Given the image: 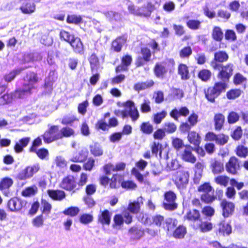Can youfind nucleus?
Masks as SVG:
<instances>
[{
	"instance_id": "nucleus-1",
	"label": "nucleus",
	"mask_w": 248,
	"mask_h": 248,
	"mask_svg": "<svg viewBox=\"0 0 248 248\" xmlns=\"http://www.w3.org/2000/svg\"><path fill=\"white\" fill-rule=\"evenodd\" d=\"M38 81L37 75L33 72H28L24 78V83L22 88L16 90L14 94H4L0 96V105L11 103L13 97L21 98L31 93V90L34 88V85Z\"/></svg>"
},
{
	"instance_id": "nucleus-2",
	"label": "nucleus",
	"mask_w": 248,
	"mask_h": 248,
	"mask_svg": "<svg viewBox=\"0 0 248 248\" xmlns=\"http://www.w3.org/2000/svg\"><path fill=\"white\" fill-rule=\"evenodd\" d=\"M211 65L214 69L219 71L217 77L221 80V82L227 84L230 77L232 75V64L228 63L223 66L222 64L216 62H211Z\"/></svg>"
},
{
	"instance_id": "nucleus-3",
	"label": "nucleus",
	"mask_w": 248,
	"mask_h": 248,
	"mask_svg": "<svg viewBox=\"0 0 248 248\" xmlns=\"http://www.w3.org/2000/svg\"><path fill=\"white\" fill-rule=\"evenodd\" d=\"M227 88V83L222 82H216L213 87H209L207 91H204L205 97L209 101L214 103L215 98L219 96L222 93L225 92Z\"/></svg>"
},
{
	"instance_id": "nucleus-4",
	"label": "nucleus",
	"mask_w": 248,
	"mask_h": 248,
	"mask_svg": "<svg viewBox=\"0 0 248 248\" xmlns=\"http://www.w3.org/2000/svg\"><path fill=\"white\" fill-rule=\"evenodd\" d=\"M155 9V6L150 2H148L147 5H144L141 7L130 5L128 7L130 13L137 16L146 17H149Z\"/></svg>"
},
{
	"instance_id": "nucleus-5",
	"label": "nucleus",
	"mask_w": 248,
	"mask_h": 248,
	"mask_svg": "<svg viewBox=\"0 0 248 248\" xmlns=\"http://www.w3.org/2000/svg\"><path fill=\"white\" fill-rule=\"evenodd\" d=\"M39 170L40 166L39 164L37 163L32 166H29L16 174L15 178L18 180H26L31 178Z\"/></svg>"
},
{
	"instance_id": "nucleus-6",
	"label": "nucleus",
	"mask_w": 248,
	"mask_h": 248,
	"mask_svg": "<svg viewBox=\"0 0 248 248\" xmlns=\"http://www.w3.org/2000/svg\"><path fill=\"white\" fill-rule=\"evenodd\" d=\"M45 143H50L55 140L62 139L61 130L58 125H52L41 136Z\"/></svg>"
},
{
	"instance_id": "nucleus-7",
	"label": "nucleus",
	"mask_w": 248,
	"mask_h": 248,
	"mask_svg": "<svg viewBox=\"0 0 248 248\" xmlns=\"http://www.w3.org/2000/svg\"><path fill=\"white\" fill-rule=\"evenodd\" d=\"M142 197H140L138 198V201L130 202L128 207V211H125L123 212V216L125 218V222L127 224H129L132 222V217L131 216L129 212L132 213L136 214L140 210V202H142Z\"/></svg>"
},
{
	"instance_id": "nucleus-8",
	"label": "nucleus",
	"mask_w": 248,
	"mask_h": 248,
	"mask_svg": "<svg viewBox=\"0 0 248 248\" xmlns=\"http://www.w3.org/2000/svg\"><path fill=\"white\" fill-rule=\"evenodd\" d=\"M176 196L175 193L171 190L164 193V199L166 202L163 203V207L167 210L172 211L176 209L177 204L175 201Z\"/></svg>"
},
{
	"instance_id": "nucleus-9",
	"label": "nucleus",
	"mask_w": 248,
	"mask_h": 248,
	"mask_svg": "<svg viewBox=\"0 0 248 248\" xmlns=\"http://www.w3.org/2000/svg\"><path fill=\"white\" fill-rule=\"evenodd\" d=\"M27 203L25 200L14 197L9 200L7 206L10 211L17 212L25 207Z\"/></svg>"
},
{
	"instance_id": "nucleus-10",
	"label": "nucleus",
	"mask_w": 248,
	"mask_h": 248,
	"mask_svg": "<svg viewBox=\"0 0 248 248\" xmlns=\"http://www.w3.org/2000/svg\"><path fill=\"white\" fill-rule=\"evenodd\" d=\"M123 106L128 108L129 116L132 122L136 121L140 117V114L135 103L131 100H128L123 103Z\"/></svg>"
},
{
	"instance_id": "nucleus-11",
	"label": "nucleus",
	"mask_w": 248,
	"mask_h": 248,
	"mask_svg": "<svg viewBox=\"0 0 248 248\" xmlns=\"http://www.w3.org/2000/svg\"><path fill=\"white\" fill-rule=\"evenodd\" d=\"M220 206L222 210V216L225 218L232 215L234 211V204L225 199L221 202Z\"/></svg>"
},
{
	"instance_id": "nucleus-12",
	"label": "nucleus",
	"mask_w": 248,
	"mask_h": 248,
	"mask_svg": "<svg viewBox=\"0 0 248 248\" xmlns=\"http://www.w3.org/2000/svg\"><path fill=\"white\" fill-rule=\"evenodd\" d=\"M77 186V183L73 176L69 175L63 178L60 184V187L66 190L72 191Z\"/></svg>"
},
{
	"instance_id": "nucleus-13",
	"label": "nucleus",
	"mask_w": 248,
	"mask_h": 248,
	"mask_svg": "<svg viewBox=\"0 0 248 248\" xmlns=\"http://www.w3.org/2000/svg\"><path fill=\"white\" fill-rule=\"evenodd\" d=\"M239 168L238 159L235 156L231 157L226 164V170L232 174H236L237 170L239 169Z\"/></svg>"
},
{
	"instance_id": "nucleus-14",
	"label": "nucleus",
	"mask_w": 248,
	"mask_h": 248,
	"mask_svg": "<svg viewBox=\"0 0 248 248\" xmlns=\"http://www.w3.org/2000/svg\"><path fill=\"white\" fill-rule=\"evenodd\" d=\"M22 3L20 9L22 12L25 14H30L34 12L35 5L32 0H19Z\"/></svg>"
},
{
	"instance_id": "nucleus-15",
	"label": "nucleus",
	"mask_w": 248,
	"mask_h": 248,
	"mask_svg": "<svg viewBox=\"0 0 248 248\" xmlns=\"http://www.w3.org/2000/svg\"><path fill=\"white\" fill-rule=\"evenodd\" d=\"M205 167L203 162H198L195 165V176L194 178V182L196 184L199 183L200 181L202 176V172L204 168Z\"/></svg>"
},
{
	"instance_id": "nucleus-16",
	"label": "nucleus",
	"mask_w": 248,
	"mask_h": 248,
	"mask_svg": "<svg viewBox=\"0 0 248 248\" xmlns=\"http://www.w3.org/2000/svg\"><path fill=\"white\" fill-rule=\"evenodd\" d=\"M193 148L190 145L185 146L184 151L182 154V159L187 162L194 163L196 160V157L192 154Z\"/></svg>"
},
{
	"instance_id": "nucleus-17",
	"label": "nucleus",
	"mask_w": 248,
	"mask_h": 248,
	"mask_svg": "<svg viewBox=\"0 0 248 248\" xmlns=\"http://www.w3.org/2000/svg\"><path fill=\"white\" fill-rule=\"evenodd\" d=\"M126 38L124 36H119L116 38L111 43V49L116 52L121 51L123 46L125 44Z\"/></svg>"
},
{
	"instance_id": "nucleus-18",
	"label": "nucleus",
	"mask_w": 248,
	"mask_h": 248,
	"mask_svg": "<svg viewBox=\"0 0 248 248\" xmlns=\"http://www.w3.org/2000/svg\"><path fill=\"white\" fill-rule=\"evenodd\" d=\"M74 51L77 54H82L84 53L83 45L79 38L75 37L70 43Z\"/></svg>"
},
{
	"instance_id": "nucleus-19",
	"label": "nucleus",
	"mask_w": 248,
	"mask_h": 248,
	"mask_svg": "<svg viewBox=\"0 0 248 248\" xmlns=\"http://www.w3.org/2000/svg\"><path fill=\"white\" fill-rule=\"evenodd\" d=\"M88 154L89 152L86 148L82 149L73 155L71 160L74 162H83L87 159Z\"/></svg>"
},
{
	"instance_id": "nucleus-20",
	"label": "nucleus",
	"mask_w": 248,
	"mask_h": 248,
	"mask_svg": "<svg viewBox=\"0 0 248 248\" xmlns=\"http://www.w3.org/2000/svg\"><path fill=\"white\" fill-rule=\"evenodd\" d=\"M42 56L38 52L25 53L23 57L22 62L24 63L39 61L41 60Z\"/></svg>"
},
{
	"instance_id": "nucleus-21",
	"label": "nucleus",
	"mask_w": 248,
	"mask_h": 248,
	"mask_svg": "<svg viewBox=\"0 0 248 248\" xmlns=\"http://www.w3.org/2000/svg\"><path fill=\"white\" fill-rule=\"evenodd\" d=\"M210 168L214 174L222 173L224 171L223 163L220 160H213L210 163Z\"/></svg>"
},
{
	"instance_id": "nucleus-22",
	"label": "nucleus",
	"mask_w": 248,
	"mask_h": 248,
	"mask_svg": "<svg viewBox=\"0 0 248 248\" xmlns=\"http://www.w3.org/2000/svg\"><path fill=\"white\" fill-rule=\"evenodd\" d=\"M189 175L187 172H180L177 174L175 182L177 186L182 187L188 183Z\"/></svg>"
},
{
	"instance_id": "nucleus-23",
	"label": "nucleus",
	"mask_w": 248,
	"mask_h": 248,
	"mask_svg": "<svg viewBox=\"0 0 248 248\" xmlns=\"http://www.w3.org/2000/svg\"><path fill=\"white\" fill-rule=\"evenodd\" d=\"M47 194L53 200L62 201L65 197V193L62 190H48Z\"/></svg>"
},
{
	"instance_id": "nucleus-24",
	"label": "nucleus",
	"mask_w": 248,
	"mask_h": 248,
	"mask_svg": "<svg viewBox=\"0 0 248 248\" xmlns=\"http://www.w3.org/2000/svg\"><path fill=\"white\" fill-rule=\"evenodd\" d=\"M30 137H25L20 139L18 142H16L14 147L15 151L16 153H20L23 151L24 148L26 147L30 141Z\"/></svg>"
},
{
	"instance_id": "nucleus-25",
	"label": "nucleus",
	"mask_w": 248,
	"mask_h": 248,
	"mask_svg": "<svg viewBox=\"0 0 248 248\" xmlns=\"http://www.w3.org/2000/svg\"><path fill=\"white\" fill-rule=\"evenodd\" d=\"M131 237L134 239L140 238L144 234V231L142 227L140 226H135L132 227L129 231Z\"/></svg>"
},
{
	"instance_id": "nucleus-26",
	"label": "nucleus",
	"mask_w": 248,
	"mask_h": 248,
	"mask_svg": "<svg viewBox=\"0 0 248 248\" xmlns=\"http://www.w3.org/2000/svg\"><path fill=\"white\" fill-rule=\"evenodd\" d=\"M26 68H27V67H20L14 69L8 74H6L4 75L3 77L4 80L7 82H11L15 79L17 75H18L22 71L24 70Z\"/></svg>"
},
{
	"instance_id": "nucleus-27",
	"label": "nucleus",
	"mask_w": 248,
	"mask_h": 248,
	"mask_svg": "<svg viewBox=\"0 0 248 248\" xmlns=\"http://www.w3.org/2000/svg\"><path fill=\"white\" fill-rule=\"evenodd\" d=\"M218 232L223 235H229L232 232V227L230 224L222 221L218 224Z\"/></svg>"
},
{
	"instance_id": "nucleus-28",
	"label": "nucleus",
	"mask_w": 248,
	"mask_h": 248,
	"mask_svg": "<svg viewBox=\"0 0 248 248\" xmlns=\"http://www.w3.org/2000/svg\"><path fill=\"white\" fill-rule=\"evenodd\" d=\"M154 84V82L152 80H148L145 82H138L134 86V89L139 92L140 91L145 90L150 88Z\"/></svg>"
},
{
	"instance_id": "nucleus-29",
	"label": "nucleus",
	"mask_w": 248,
	"mask_h": 248,
	"mask_svg": "<svg viewBox=\"0 0 248 248\" xmlns=\"http://www.w3.org/2000/svg\"><path fill=\"white\" fill-rule=\"evenodd\" d=\"M155 75L158 78H163L168 70L166 67L162 63H157L155 64L154 69Z\"/></svg>"
},
{
	"instance_id": "nucleus-30",
	"label": "nucleus",
	"mask_w": 248,
	"mask_h": 248,
	"mask_svg": "<svg viewBox=\"0 0 248 248\" xmlns=\"http://www.w3.org/2000/svg\"><path fill=\"white\" fill-rule=\"evenodd\" d=\"M178 221L176 219L168 217L165 219L163 229L168 232L173 231L174 229L177 226Z\"/></svg>"
},
{
	"instance_id": "nucleus-31",
	"label": "nucleus",
	"mask_w": 248,
	"mask_h": 248,
	"mask_svg": "<svg viewBox=\"0 0 248 248\" xmlns=\"http://www.w3.org/2000/svg\"><path fill=\"white\" fill-rule=\"evenodd\" d=\"M214 120L215 122V129L217 131L220 130L222 129L224 123V116L221 113L216 114L214 116Z\"/></svg>"
},
{
	"instance_id": "nucleus-32",
	"label": "nucleus",
	"mask_w": 248,
	"mask_h": 248,
	"mask_svg": "<svg viewBox=\"0 0 248 248\" xmlns=\"http://www.w3.org/2000/svg\"><path fill=\"white\" fill-rule=\"evenodd\" d=\"M178 74L182 80H187L190 78L188 67L185 64H180L178 66Z\"/></svg>"
},
{
	"instance_id": "nucleus-33",
	"label": "nucleus",
	"mask_w": 248,
	"mask_h": 248,
	"mask_svg": "<svg viewBox=\"0 0 248 248\" xmlns=\"http://www.w3.org/2000/svg\"><path fill=\"white\" fill-rule=\"evenodd\" d=\"M229 58V56L226 52L223 51H219L215 53L214 59L212 62H216L220 63L226 62Z\"/></svg>"
},
{
	"instance_id": "nucleus-34",
	"label": "nucleus",
	"mask_w": 248,
	"mask_h": 248,
	"mask_svg": "<svg viewBox=\"0 0 248 248\" xmlns=\"http://www.w3.org/2000/svg\"><path fill=\"white\" fill-rule=\"evenodd\" d=\"M187 138L189 142L195 146L199 145L201 141L200 135L194 131L189 132Z\"/></svg>"
},
{
	"instance_id": "nucleus-35",
	"label": "nucleus",
	"mask_w": 248,
	"mask_h": 248,
	"mask_svg": "<svg viewBox=\"0 0 248 248\" xmlns=\"http://www.w3.org/2000/svg\"><path fill=\"white\" fill-rule=\"evenodd\" d=\"M212 37L217 42L221 41L223 38V32L221 29L218 26L214 27L212 32Z\"/></svg>"
},
{
	"instance_id": "nucleus-36",
	"label": "nucleus",
	"mask_w": 248,
	"mask_h": 248,
	"mask_svg": "<svg viewBox=\"0 0 248 248\" xmlns=\"http://www.w3.org/2000/svg\"><path fill=\"white\" fill-rule=\"evenodd\" d=\"M91 154L95 156H100L103 155V151L101 146L97 142L90 146Z\"/></svg>"
},
{
	"instance_id": "nucleus-37",
	"label": "nucleus",
	"mask_w": 248,
	"mask_h": 248,
	"mask_svg": "<svg viewBox=\"0 0 248 248\" xmlns=\"http://www.w3.org/2000/svg\"><path fill=\"white\" fill-rule=\"evenodd\" d=\"M98 220L102 224H109L110 222V215L109 212L105 210L98 216Z\"/></svg>"
},
{
	"instance_id": "nucleus-38",
	"label": "nucleus",
	"mask_w": 248,
	"mask_h": 248,
	"mask_svg": "<svg viewBox=\"0 0 248 248\" xmlns=\"http://www.w3.org/2000/svg\"><path fill=\"white\" fill-rule=\"evenodd\" d=\"M165 220L163 216L160 215H156L152 217L151 225L154 224L158 227H161L163 228Z\"/></svg>"
},
{
	"instance_id": "nucleus-39",
	"label": "nucleus",
	"mask_w": 248,
	"mask_h": 248,
	"mask_svg": "<svg viewBox=\"0 0 248 248\" xmlns=\"http://www.w3.org/2000/svg\"><path fill=\"white\" fill-rule=\"evenodd\" d=\"M75 37V35L64 30H62L60 32V38L61 40L70 43Z\"/></svg>"
},
{
	"instance_id": "nucleus-40",
	"label": "nucleus",
	"mask_w": 248,
	"mask_h": 248,
	"mask_svg": "<svg viewBox=\"0 0 248 248\" xmlns=\"http://www.w3.org/2000/svg\"><path fill=\"white\" fill-rule=\"evenodd\" d=\"M216 197L214 195V191L208 192L203 193L201 195V200L202 201L209 203L213 202Z\"/></svg>"
},
{
	"instance_id": "nucleus-41",
	"label": "nucleus",
	"mask_w": 248,
	"mask_h": 248,
	"mask_svg": "<svg viewBox=\"0 0 248 248\" xmlns=\"http://www.w3.org/2000/svg\"><path fill=\"white\" fill-rule=\"evenodd\" d=\"M140 130L144 134L149 135L154 130L153 125L149 122H143L140 126Z\"/></svg>"
},
{
	"instance_id": "nucleus-42",
	"label": "nucleus",
	"mask_w": 248,
	"mask_h": 248,
	"mask_svg": "<svg viewBox=\"0 0 248 248\" xmlns=\"http://www.w3.org/2000/svg\"><path fill=\"white\" fill-rule=\"evenodd\" d=\"M202 22L196 19H190L187 21L186 25L191 30H197L201 27Z\"/></svg>"
},
{
	"instance_id": "nucleus-43",
	"label": "nucleus",
	"mask_w": 248,
	"mask_h": 248,
	"mask_svg": "<svg viewBox=\"0 0 248 248\" xmlns=\"http://www.w3.org/2000/svg\"><path fill=\"white\" fill-rule=\"evenodd\" d=\"M186 233V229L183 226H178L173 231V236L177 238H183Z\"/></svg>"
},
{
	"instance_id": "nucleus-44",
	"label": "nucleus",
	"mask_w": 248,
	"mask_h": 248,
	"mask_svg": "<svg viewBox=\"0 0 248 248\" xmlns=\"http://www.w3.org/2000/svg\"><path fill=\"white\" fill-rule=\"evenodd\" d=\"M211 77V72L207 69H202L198 73V77L202 81H207Z\"/></svg>"
},
{
	"instance_id": "nucleus-45",
	"label": "nucleus",
	"mask_w": 248,
	"mask_h": 248,
	"mask_svg": "<svg viewBox=\"0 0 248 248\" xmlns=\"http://www.w3.org/2000/svg\"><path fill=\"white\" fill-rule=\"evenodd\" d=\"M186 218L189 220L196 221L199 219L200 214L197 210H190L186 214Z\"/></svg>"
},
{
	"instance_id": "nucleus-46",
	"label": "nucleus",
	"mask_w": 248,
	"mask_h": 248,
	"mask_svg": "<svg viewBox=\"0 0 248 248\" xmlns=\"http://www.w3.org/2000/svg\"><path fill=\"white\" fill-rule=\"evenodd\" d=\"M37 192V187L35 186L28 187L22 192V195L25 197L34 195Z\"/></svg>"
},
{
	"instance_id": "nucleus-47",
	"label": "nucleus",
	"mask_w": 248,
	"mask_h": 248,
	"mask_svg": "<svg viewBox=\"0 0 248 248\" xmlns=\"http://www.w3.org/2000/svg\"><path fill=\"white\" fill-rule=\"evenodd\" d=\"M167 112L165 110H162L161 112L157 113L153 116V121L156 124L161 123L163 119H164L167 116Z\"/></svg>"
},
{
	"instance_id": "nucleus-48",
	"label": "nucleus",
	"mask_w": 248,
	"mask_h": 248,
	"mask_svg": "<svg viewBox=\"0 0 248 248\" xmlns=\"http://www.w3.org/2000/svg\"><path fill=\"white\" fill-rule=\"evenodd\" d=\"M91 68L92 71L96 70L99 65V60L95 54H92L89 58Z\"/></svg>"
},
{
	"instance_id": "nucleus-49",
	"label": "nucleus",
	"mask_w": 248,
	"mask_h": 248,
	"mask_svg": "<svg viewBox=\"0 0 248 248\" xmlns=\"http://www.w3.org/2000/svg\"><path fill=\"white\" fill-rule=\"evenodd\" d=\"M176 125L173 123L166 122L164 123L163 129L168 133H172L176 130Z\"/></svg>"
},
{
	"instance_id": "nucleus-50",
	"label": "nucleus",
	"mask_w": 248,
	"mask_h": 248,
	"mask_svg": "<svg viewBox=\"0 0 248 248\" xmlns=\"http://www.w3.org/2000/svg\"><path fill=\"white\" fill-rule=\"evenodd\" d=\"M13 181L8 177L4 178L0 182V189L9 188L13 185Z\"/></svg>"
},
{
	"instance_id": "nucleus-51",
	"label": "nucleus",
	"mask_w": 248,
	"mask_h": 248,
	"mask_svg": "<svg viewBox=\"0 0 248 248\" xmlns=\"http://www.w3.org/2000/svg\"><path fill=\"white\" fill-rule=\"evenodd\" d=\"M82 17L80 16L76 15H68L66 21L68 23L78 24L81 22Z\"/></svg>"
},
{
	"instance_id": "nucleus-52",
	"label": "nucleus",
	"mask_w": 248,
	"mask_h": 248,
	"mask_svg": "<svg viewBox=\"0 0 248 248\" xmlns=\"http://www.w3.org/2000/svg\"><path fill=\"white\" fill-rule=\"evenodd\" d=\"M140 111L142 113H148L151 111L150 101L148 98H144L140 106Z\"/></svg>"
},
{
	"instance_id": "nucleus-53",
	"label": "nucleus",
	"mask_w": 248,
	"mask_h": 248,
	"mask_svg": "<svg viewBox=\"0 0 248 248\" xmlns=\"http://www.w3.org/2000/svg\"><path fill=\"white\" fill-rule=\"evenodd\" d=\"M79 212V209L78 207L72 206L65 209L63 211V214H64L65 215L70 216L71 217H75L78 214Z\"/></svg>"
},
{
	"instance_id": "nucleus-54",
	"label": "nucleus",
	"mask_w": 248,
	"mask_h": 248,
	"mask_svg": "<svg viewBox=\"0 0 248 248\" xmlns=\"http://www.w3.org/2000/svg\"><path fill=\"white\" fill-rule=\"evenodd\" d=\"M138 218V220L142 223L147 225H151L152 217H150L147 214L140 213Z\"/></svg>"
},
{
	"instance_id": "nucleus-55",
	"label": "nucleus",
	"mask_w": 248,
	"mask_h": 248,
	"mask_svg": "<svg viewBox=\"0 0 248 248\" xmlns=\"http://www.w3.org/2000/svg\"><path fill=\"white\" fill-rule=\"evenodd\" d=\"M241 91L239 89H232L228 92L226 94L229 99H234L240 96Z\"/></svg>"
},
{
	"instance_id": "nucleus-56",
	"label": "nucleus",
	"mask_w": 248,
	"mask_h": 248,
	"mask_svg": "<svg viewBox=\"0 0 248 248\" xmlns=\"http://www.w3.org/2000/svg\"><path fill=\"white\" fill-rule=\"evenodd\" d=\"M229 137L223 134H218L217 136L216 143L219 145H223L226 144L228 140Z\"/></svg>"
},
{
	"instance_id": "nucleus-57",
	"label": "nucleus",
	"mask_w": 248,
	"mask_h": 248,
	"mask_svg": "<svg viewBox=\"0 0 248 248\" xmlns=\"http://www.w3.org/2000/svg\"><path fill=\"white\" fill-rule=\"evenodd\" d=\"M192 52V49L190 46H186L180 50L179 55L182 58H187L191 55Z\"/></svg>"
},
{
	"instance_id": "nucleus-58",
	"label": "nucleus",
	"mask_w": 248,
	"mask_h": 248,
	"mask_svg": "<svg viewBox=\"0 0 248 248\" xmlns=\"http://www.w3.org/2000/svg\"><path fill=\"white\" fill-rule=\"evenodd\" d=\"M62 139L63 137H69L75 133L74 130L70 127H64L61 129Z\"/></svg>"
},
{
	"instance_id": "nucleus-59",
	"label": "nucleus",
	"mask_w": 248,
	"mask_h": 248,
	"mask_svg": "<svg viewBox=\"0 0 248 248\" xmlns=\"http://www.w3.org/2000/svg\"><path fill=\"white\" fill-rule=\"evenodd\" d=\"M215 181L217 184L226 186L228 184L229 178L225 176L220 175L216 177Z\"/></svg>"
},
{
	"instance_id": "nucleus-60",
	"label": "nucleus",
	"mask_w": 248,
	"mask_h": 248,
	"mask_svg": "<svg viewBox=\"0 0 248 248\" xmlns=\"http://www.w3.org/2000/svg\"><path fill=\"white\" fill-rule=\"evenodd\" d=\"M93 220V217L90 214H84L80 216L79 218L80 222L84 224H87L91 222Z\"/></svg>"
},
{
	"instance_id": "nucleus-61",
	"label": "nucleus",
	"mask_w": 248,
	"mask_h": 248,
	"mask_svg": "<svg viewBox=\"0 0 248 248\" xmlns=\"http://www.w3.org/2000/svg\"><path fill=\"white\" fill-rule=\"evenodd\" d=\"M239 115L234 111L229 113L228 116V122L229 124H233L238 121L239 119Z\"/></svg>"
},
{
	"instance_id": "nucleus-62",
	"label": "nucleus",
	"mask_w": 248,
	"mask_h": 248,
	"mask_svg": "<svg viewBox=\"0 0 248 248\" xmlns=\"http://www.w3.org/2000/svg\"><path fill=\"white\" fill-rule=\"evenodd\" d=\"M104 14L110 21L117 20L120 18L119 14L112 11L105 12Z\"/></svg>"
},
{
	"instance_id": "nucleus-63",
	"label": "nucleus",
	"mask_w": 248,
	"mask_h": 248,
	"mask_svg": "<svg viewBox=\"0 0 248 248\" xmlns=\"http://www.w3.org/2000/svg\"><path fill=\"white\" fill-rule=\"evenodd\" d=\"M162 147V145L159 143L158 142H154L151 147L152 148V153L153 155H154L155 156H157L158 152L159 150H160L159 155L161 157V148Z\"/></svg>"
},
{
	"instance_id": "nucleus-64",
	"label": "nucleus",
	"mask_w": 248,
	"mask_h": 248,
	"mask_svg": "<svg viewBox=\"0 0 248 248\" xmlns=\"http://www.w3.org/2000/svg\"><path fill=\"white\" fill-rule=\"evenodd\" d=\"M248 153V149L244 146H239L237 148L236 154L240 157H246Z\"/></svg>"
}]
</instances>
